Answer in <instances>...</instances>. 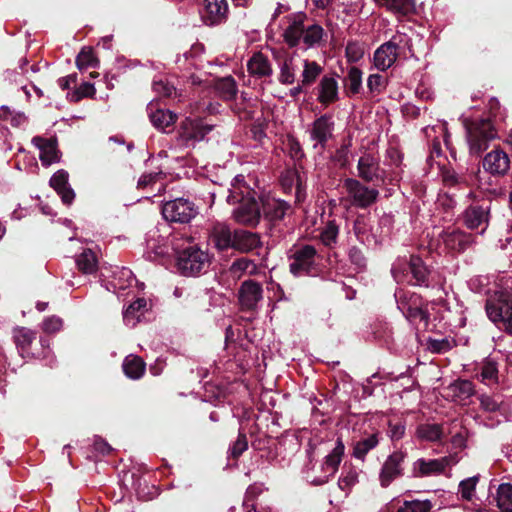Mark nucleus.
<instances>
[{
  "instance_id": "f257e3e1",
  "label": "nucleus",
  "mask_w": 512,
  "mask_h": 512,
  "mask_svg": "<svg viewBox=\"0 0 512 512\" xmlns=\"http://www.w3.org/2000/svg\"><path fill=\"white\" fill-rule=\"evenodd\" d=\"M464 126L469 153L472 156H480L498 137L497 130L489 118L465 120Z\"/></svg>"
},
{
  "instance_id": "f03ea898",
  "label": "nucleus",
  "mask_w": 512,
  "mask_h": 512,
  "mask_svg": "<svg viewBox=\"0 0 512 512\" xmlns=\"http://www.w3.org/2000/svg\"><path fill=\"white\" fill-rule=\"evenodd\" d=\"M391 272L397 283L428 286L430 271L419 256L411 255L409 259L398 258L393 263Z\"/></svg>"
},
{
  "instance_id": "7ed1b4c3",
  "label": "nucleus",
  "mask_w": 512,
  "mask_h": 512,
  "mask_svg": "<svg viewBox=\"0 0 512 512\" xmlns=\"http://www.w3.org/2000/svg\"><path fill=\"white\" fill-rule=\"evenodd\" d=\"M488 318L500 329L512 335V297L508 292L497 291L486 301Z\"/></svg>"
},
{
  "instance_id": "20e7f679",
  "label": "nucleus",
  "mask_w": 512,
  "mask_h": 512,
  "mask_svg": "<svg viewBox=\"0 0 512 512\" xmlns=\"http://www.w3.org/2000/svg\"><path fill=\"white\" fill-rule=\"evenodd\" d=\"M212 257L197 245H190L178 253L177 267L184 276H199L208 271Z\"/></svg>"
},
{
  "instance_id": "39448f33",
  "label": "nucleus",
  "mask_w": 512,
  "mask_h": 512,
  "mask_svg": "<svg viewBox=\"0 0 512 512\" xmlns=\"http://www.w3.org/2000/svg\"><path fill=\"white\" fill-rule=\"evenodd\" d=\"M398 309L402 312L405 318L411 323H420L424 327L428 324V313L424 309L422 298L409 291L398 289L394 293Z\"/></svg>"
},
{
  "instance_id": "423d86ee",
  "label": "nucleus",
  "mask_w": 512,
  "mask_h": 512,
  "mask_svg": "<svg viewBox=\"0 0 512 512\" xmlns=\"http://www.w3.org/2000/svg\"><path fill=\"white\" fill-rule=\"evenodd\" d=\"M409 38L406 34L396 33L391 39L383 43L374 52V65L378 70L385 71L396 61L399 51L408 45Z\"/></svg>"
},
{
  "instance_id": "0eeeda50",
  "label": "nucleus",
  "mask_w": 512,
  "mask_h": 512,
  "mask_svg": "<svg viewBox=\"0 0 512 512\" xmlns=\"http://www.w3.org/2000/svg\"><path fill=\"white\" fill-rule=\"evenodd\" d=\"M212 129L213 125L207 124L201 119L186 118L180 126L177 145L183 148L194 147L197 142L204 140Z\"/></svg>"
},
{
  "instance_id": "6e6552de",
  "label": "nucleus",
  "mask_w": 512,
  "mask_h": 512,
  "mask_svg": "<svg viewBox=\"0 0 512 512\" xmlns=\"http://www.w3.org/2000/svg\"><path fill=\"white\" fill-rule=\"evenodd\" d=\"M317 251L311 245L297 247L289 256L290 272L296 276L310 275L316 271Z\"/></svg>"
},
{
  "instance_id": "1a4fd4ad",
  "label": "nucleus",
  "mask_w": 512,
  "mask_h": 512,
  "mask_svg": "<svg viewBox=\"0 0 512 512\" xmlns=\"http://www.w3.org/2000/svg\"><path fill=\"white\" fill-rule=\"evenodd\" d=\"M350 203L358 208H367L376 202L379 191L368 187L354 178H346L343 182Z\"/></svg>"
},
{
  "instance_id": "9d476101",
  "label": "nucleus",
  "mask_w": 512,
  "mask_h": 512,
  "mask_svg": "<svg viewBox=\"0 0 512 512\" xmlns=\"http://www.w3.org/2000/svg\"><path fill=\"white\" fill-rule=\"evenodd\" d=\"M457 462V458L451 455L436 459L419 458L412 463L411 474L415 478L437 476Z\"/></svg>"
},
{
  "instance_id": "9b49d317",
  "label": "nucleus",
  "mask_w": 512,
  "mask_h": 512,
  "mask_svg": "<svg viewBox=\"0 0 512 512\" xmlns=\"http://www.w3.org/2000/svg\"><path fill=\"white\" fill-rule=\"evenodd\" d=\"M406 458L407 452L401 449L387 456L379 472V483L382 488L389 487L393 481L403 476Z\"/></svg>"
},
{
  "instance_id": "f8f14e48",
  "label": "nucleus",
  "mask_w": 512,
  "mask_h": 512,
  "mask_svg": "<svg viewBox=\"0 0 512 512\" xmlns=\"http://www.w3.org/2000/svg\"><path fill=\"white\" fill-rule=\"evenodd\" d=\"M162 215L170 222L188 223L197 215V209L188 199L177 198L164 203Z\"/></svg>"
},
{
  "instance_id": "ddd939ff",
  "label": "nucleus",
  "mask_w": 512,
  "mask_h": 512,
  "mask_svg": "<svg viewBox=\"0 0 512 512\" xmlns=\"http://www.w3.org/2000/svg\"><path fill=\"white\" fill-rule=\"evenodd\" d=\"M438 242L444 246L446 251L463 252L472 245L474 239L471 234L459 228L450 227L439 234Z\"/></svg>"
},
{
  "instance_id": "4468645a",
  "label": "nucleus",
  "mask_w": 512,
  "mask_h": 512,
  "mask_svg": "<svg viewBox=\"0 0 512 512\" xmlns=\"http://www.w3.org/2000/svg\"><path fill=\"white\" fill-rule=\"evenodd\" d=\"M337 77V74H326L321 77L315 88L316 100L324 107H328L340 100Z\"/></svg>"
},
{
  "instance_id": "2eb2a0df",
  "label": "nucleus",
  "mask_w": 512,
  "mask_h": 512,
  "mask_svg": "<svg viewBox=\"0 0 512 512\" xmlns=\"http://www.w3.org/2000/svg\"><path fill=\"white\" fill-rule=\"evenodd\" d=\"M237 202L239 205L233 211L234 219L240 224L256 226L261 217L258 202L250 196L238 197Z\"/></svg>"
},
{
  "instance_id": "dca6fc26",
  "label": "nucleus",
  "mask_w": 512,
  "mask_h": 512,
  "mask_svg": "<svg viewBox=\"0 0 512 512\" xmlns=\"http://www.w3.org/2000/svg\"><path fill=\"white\" fill-rule=\"evenodd\" d=\"M333 130L334 121L332 116L324 114L316 118L308 130L310 139L314 141L313 147L315 149H324L329 139L333 136Z\"/></svg>"
},
{
  "instance_id": "f3484780",
  "label": "nucleus",
  "mask_w": 512,
  "mask_h": 512,
  "mask_svg": "<svg viewBox=\"0 0 512 512\" xmlns=\"http://www.w3.org/2000/svg\"><path fill=\"white\" fill-rule=\"evenodd\" d=\"M343 452L344 445L341 443V441H338L336 447L325 457V460L321 465L323 474L312 479L311 482L315 485H322L327 483L330 477H332L338 470Z\"/></svg>"
},
{
  "instance_id": "a211bd4d",
  "label": "nucleus",
  "mask_w": 512,
  "mask_h": 512,
  "mask_svg": "<svg viewBox=\"0 0 512 512\" xmlns=\"http://www.w3.org/2000/svg\"><path fill=\"white\" fill-rule=\"evenodd\" d=\"M490 205H471L464 212V223L469 229L481 228L484 233L489 224Z\"/></svg>"
},
{
  "instance_id": "6ab92c4d",
  "label": "nucleus",
  "mask_w": 512,
  "mask_h": 512,
  "mask_svg": "<svg viewBox=\"0 0 512 512\" xmlns=\"http://www.w3.org/2000/svg\"><path fill=\"white\" fill-rule=\"evenodd\" d=\"M357 171L358 176L366 182L383 180V171L380 168L379 159L373 154L365 153L359 158Z\"/></svg>"
},
{
  "instance_id": "aec40b11",
  "label": "nucleus",
  "mask_w": 512,
  "mask_h": 512,
  "mask_svg": "<svg viewBox=\"0 0 512 512\" xmlns=\"http://www.w3.org/2000/svg\"><path fill=\"white\" fill-rule=\"evenodd\" d=\"M483 168L494 176L505 175L510 168L509 156L501 149H494L484 157Z\"/></svg>"
},
{
  "instance_id": "412c9836",
  "label": "nucleus",
  "mask_w": 512,
  "mask_h": 512,
  "mask_svg": "<svg viewBox=\"0 0 512 512\" xmlns=\"http://www.w3.org/2000/svg\"><path fill=\"white\" fill-rule=\"evenodd\" d=\"M262 287L253 280H246L239 289V301L244 309H255L262 300Z\"/></svg>"
},
{
  "instance_id": "4be33fe9",
  "label": "nucleus",
  "mask_w": 512,
  "mask_h": 512,
  "mask_svg": "<svg viewBox=\"0 0 512 512\" xmlns=\"http://www.w3.org/2000/svg\"><path fill=\"white\" fill-rule=\"evenodd\" d=\"M474 394V386L469 380H459L451 383L443 390V396L455 403L464 405Z\"/></svg>"
},
{
  "instance_id": "5701e85b",
  "label": "nucleus",
  "mask_w": 512,
  "mask_h": 512,
  "mask_svg": "<svg viewBox=\"0 0 512 512\" xmlns=\"http://www.w3.org/2000/svg\"><path fill=\"white\" fill-rule=\"evenodd\" d=\"M301 59L296 53L285 54L279 61L278 81L283 85H291L295 82L297 71L300 68Z\"/></svg>"
},
{
  "instance_id": "b1692460",
  "label": "nucleus",
  "mask_w": 512,
  "mask_h": 512,
  "mask_svg": "<svg viewBox=\"0 0 512 512\" xmlns=\"http://www.w3.org/2000/svg\"><path fill=\"white\" fill-rule=\"evenodd\" d=\"M228 4L226 0H204L202 18L207 25L221 23L227 15Z\"/></svg>"
},
{
  "instance_id": "393cba45",
  "label": "nucleus",
  "mask_w": 512,
  "mask_h": 512,
  "mask_svg": "<svg viewBox=\"0 0 512 512\" xmlns=\"http://www.w3.org/2000/svg\"><path fill=\"white\" fill-rule=\"evenodd\" d=\"M32 144L40 150L39 158L42 165L49 166L59 161L60 156L55 139L36 136L33 137Z\"/></svg>"
},
{
  "instance_id": "a878e982",
  "label": "nucleus",
  "mask_w": 512,
  "mask_h": 512,
  "mask_svg": "<svg viewBox=\"0 0 512 512\" xmlns=\"http://www.w3.org/2000/svg\"><path fill=\"white\" fill-rule=\"evenodd\" d=\"M262 209L264 216L271 222L281 221L292 212L288 202L276 198H267L263 201Z\"/></svg>"
},
{
  "instance_id": "bb28decb",
  "label": "nucleus",
  "mask_w": 512,
  "mask_h": 512,
  "mask_svg": "<svg viewBox=\"0 0 512 512\" xmlns=\"http://www.w3.org/2000/svg\"><path fill=\"white\" fill-rule=\"evenodd\" d=\"M210 240L219 251L233 247L234 232L225 223L217 222L210 230Z\"/></svg>"
},
{
  "instance_id": "cd10ccee",
  "label": "nucleus",
  "mask_w": 512,
  "mask_h": 512,
  "mask_svg": "<svg viewBox=\"0 0 512 512\" xmlns=\"http://www.w3.org/2000/svg\"><path fill=\"white\" fill-rule=\"evenodd\" d=\"M147 112L153 126L161 131L172 126L176 120L177 115L170 110L158 108L156 103H149Z\"/></svg>"
},
{
  "instance_id": "c85d7f7f",
  "label": "nucleus",
  "mask_w": 512,
  "mask_h": 512,
  "mask_svg": "<svg viewBox=\"0 0 512 512\" xmlns=\"http://www.w3.org/2000/svg\"><path fill=\"white\" fill-rule=\"evenodd\" d=\"M68 178L69 175L65 170H59L51 177L50 185L61 197L62 202L70 205L75 198V192L69 185Z\"/></svg>"
},
{
  "instance_id": "c756f323",
  "label": "nucleus",
  "mask_w": 512,
  "mask_h": 512,
  "mask_svg": "<svg viewBox=\"0 0 512 512\" xmlns=\"http://www.w3.org/2000/svg\"><path fill=\"white\" fill-rule=\"evenodd\" d=\"M262 246L260 236L257 233L239 229L234 231L233 249L242 253H248Z\"/></svg>"
},
{
  "instance_id": "7c9ffc66",
  "label": "nucleus",
  "mask_w": 512,
  "mask_h": 512,
  "mask_svg": "<svg viewBox=\"0 0 512 512\" xmlns=\"http://www.w3.org/2000/svg\"><path fill=\"white\" fill-rule=\"evenodd\" d=\"M353 231L357 240L368 248L376 247L378 238L373 233L372 227L367 218L358 216L354 221Z\"/></svg>"
},
{
  "instance_id": "2f4dec72",
  "label": "nucleus",
  "mask_w": 512,
  "mask_h": 512,
  "mask_svg": "<svg viewBox=\"0 0 512 512\" xmlns=\"http://www.w3.org/2000/svg\"><path fill=\"white\" fill-rule=\"evenodd\" d=\"M381 439L382 437L379 431L365 434L358 441L354 442L352 452L353 457L363 461L367 454L378 446Z\"/></svg>"
},
{
  "instance_id": "473e14b6",
  "label": "nucleus",
  "mask_w": 512,
  "mask_h": 512,
  "mask_svg": "<svg viewBox=\"0 0 512 512\" xmlns=\"http://www.w3.org/2000/svg\"><path fill=\"white\" fill-rule=\"evenodd\" d=\"M448 432L444 425L423 423L417 426L416 437L421 441L441 442Z\"/></svg>"
},
{
  "instance_id": "72a5a7b5",
  "label": "nucleus",
  "mask_w": 512,
  "mask_h": 512,
  "mask_svg": "<svg viewBox=\"0 0 512 512\" xmlns=\"http://www.w3.org/2000/svg\"><path fill=\"white\" fill-rule=\"evenodd\" d=\"M248 72L257 78L270 77L272 66L267 56L261 52L254 53L247 62Z\"/></svg>"
},
{
  "instance_id": "f704fd0d",
  "label": "nucleus",
  "mask_w": 512,
  "mask_h": 512,
  "mask_svg": "<svg viewBox=\"0 0 512 512\" xmlns=\"http://www.w3.org/2000/svg\"><path fill=\"white\" fill-rule=\"evenodd\" d=\"M147 311L145 298H138L123 311V321L126 326L134 327Z\"/></svg>"
},
{
  "instance_id": "c9c22d12",
  "label": "nucleus",
  "mask_w": 512,
  "mask_h": 512,
  "mask_svg": "<svg viewBox=\"0 0 512 512\" xmlns=\"http://www.w3.org/2000/svg\"><path fill=\"white\" fill-rule=\"evenodd\" d=\"M305 32V25L303 21V16H296L289 26L284 31V40L290 46H297L300 41L303 39V34Z\"/></svg>"
},
{
  "instance_id": "e433bc0d",
  "label": "nucleus",
  "mask_w": 512,
  "mask_h": 512,
  "mask_svg": "<svg viewBox=\"0 0 512 512\" xmlns=\"http://www.w3.org/2000/svg\"><path fill=\"white\" fill-rule=\"evenodd\" d=\"M125 375L131 379H139L145 372L144 361L136 355H128L122 364Z\"/></svg>"
},
{
  "instance_id": "4c0bfd02",
  "label": "nucleus",
  "mask_w": 512,
  "mask_h": 512,
  "mask_svg": "<svg viewBox=\"0 0 512 512\" xmlns=\"http://www.w3.org/2000/svg\"><path fill=\"white\" fill-rule=\"evenodd\" d=\"M303 67L301 73V83L302 85L311 86L317 80V78L322 74L323 67L317 63L316 61H311L308 59H301L300 63Z\"/></svg>"
},
{
  "instance_id": "58836bf2",
  "label": "nucleus",
  "mask_w": 512,
  "mask_h": 512,
  "mask_svg": "<svg viewBox=\"0 0 512 512\" xmlns=\"http://www.w3.org/2000/svg\"><path fill=\"white\" fill-rule=\"evenodd\" d=\"M378 5L384 6L388 11L408 15L415 10L414 0H374Z\"/></svg>"
},
{
  "instance_id": "ea45409f",
  "label": "nucleus",
  "mask_w": 512,
  "mask_h": 512,
  "mask_svg": "<svg viewBox=\"0 0 512 512\" xmlns=\"http://www.w3.org/2000/svg\"><path fill=\"white\" fill-rule=\"evenodd\" d=\"M343 84L348 96L358 94L362 89V71L355 66L349 68Z\"/></svg>"
},
{
  "instance_id": "a19ab883",
  "label": "nucleus",
  "mask_w": 512,
  "mask_h": 512,
  "mask_svg": "<svg viewBox=\"0 0 512 512\" xmlns=\"http://www.w3.org/2000/svg\"><path fill=\"white\" fill-rule=\"evenodd\" d=\"M77 266L84 274H93L98 267V260L91 249L84 250L76 260Z\"/></svg>"
},
{
  "instance_id": "79ce46f5",
  "label": "nucleus",
  "mask_w": 512,
  "mask_h": 512,
  "mask_svg": "<svg viewBox=\"0 0 512 512\" xmlns=\"http://www.w3.org/2000/svg\"><path fill=\"white\" fill-rule=\"evenodd\" d=\"M230 272L234 277L240 278L244 274L253 275L257 272V265L253 260L245 257L236 259L230 266Z\"/></svg>"
},
{
  "instance_id": "37998d69",
  "label": "nucleus",
  "mask_w": 512,
  "mask_h": 512,
  "mask_svg": "<svg viewBox=\"0 0 512 512\" xmlns=\"http://www.w3.org/2000/svg\"><path fill=\"white\" fill-rule=\"evenodd\" d=\"M215 90L223 99L232 100L237 94V85L235 80L228 76L216 80Z\"/></svg>"
},
{
  "instance_id": "c03bdc74",
  "label": "nucleus",
  "mask_w": 512,
  "mask_h": 512,
  "mask_svg": "<svg viewBox=\"0 0 512 512\" xmlns=\"http://www.w3.org/2000/svg\"><path fill=\"white\" fill-rule=\"evenodd\" d=\"M496 502L503 512H512V484L503 483L497 489Z\"/></svg>"
},
{
  "instance_id": "a18cd8bd",
  "label": "nucleus",
  "mask_w": 512,
  "mask_h": 512,
  "mask_svg": "<svg viewBox=\"0 0 512 512\" xmlns=\"http://www.w3.org/2000/svg\"><path fill=\"white\" fill-rule=\"evenodd\" d=\"M433 504L430 500H404L399 504L396 512H431Z\"/></svg>"
},
{
  "instance_id": "49530a36",
  "label": "nucleus",
  "mask_w": 512,
  "mask_h": 512,
  "mask_svg": "<svg viewBox=\"0 0 512 512\" xmlns=\"http://www.w3.org/2000/svg\"><path fill=\"white\" fill-rule=\"evenodd\" d=\"M227 201L229 203H236L238 197L250 196V190L245 186L244 176L236 175L231 183V188L228 190Z\"/></svg>"
},
{
  "instance_id": "de8ad7c7",
  "label": "nucleus",
  "mask_w": 512,
  "mask_h": 512,
  "mask_svg": "<svg viewBox=\"0 0 512 512\" xmlns=\"http://www.w3.org/2000/svg\"><path fill=\"white\" fill-rule=\"evenodd\" d=\"M35 336L36 334L34 331L25 327L16 328L13 335L15 344L21 353L28 352V349L35 339Z\"/></svg>"
},
{
  "instance_id": "09e8293b",
  "label": "nucleus",
  "mask_w": 512,
  "mask_h": 512,
  "mask_svg": "<svg viewBox=\"0 0 512 512\" xmlns=\"http://www.w3.org/2000/svg\"><path fill=\"white\" fill-rule=\"evenodd\" d=\"M324 36V29L318 24L305 26L302 42L307 48H312L320 45Z\"/></svg>"
},
{
  "instance_id": "8fccbe9b",
  "label": "nucleus",
  "mask_w": 512,
  "mask_h": 512,
  "mask_svg": "<svg viewBox=\"0 0 512 512\" xmlns=\"http://www.w3.org/2000/svg\"><path fill=\"white\" fill-rule=\"evenodd\" d=\"M99 61L90 48H83L76 58V66L80 71L98 67Z\"/></svg>"
},
{
  "instance_id": "3c124183",
  "label": "nucleus",
  "mask_w": 512,
  "mask_h": 512,
  "mask_svg": "<svg viewBox=\"0 0 512 512\" xmlns=\"http://www.w3.org/2000/svg\"><path fill=\"white\" fill-rule=\"evenodd\" d=\"M479 481V475H475L462 480L458 486V493L461 498L467 501H471L475 495L477 483Z\"/></svg>"
},
{
  "instance_id": "603ef678",
  "label": "nucleus",
  "mask_w": 512,
  "mask_h": 512,
  "mask_svg": "<svg viewBox=\"0 0 512 512\" xmlns=\"http://www.w3.org/2000/svg\"><path fill=\"white\" fill-rule=\"evenodd\" d=\"M339 227L334 221H329L320 233L321 242L328 247L333 246L337 242Z\"/></svg>"
},
{
  "instance_id": "864d4df0",
  "label": "nucleus",
  "mask_w": 512,
  "mask_h": 512,
  "mask_svg": "<svg viewBox=\"0 0 512 512\" xmlns=\"http://www.w3.org/2000/svg\"><path fill=\"white\" fill-rule=\"evenodd\" d=\"M135 281L133 272L128 268L122 267L115 272L113 285L119 290H124L127 287H130Z\"/></svg>"
},
{
  "instance_id": "5fc2aeb1",
  "label": "nucleus",
  "mask_w": 512,
  "mask_h": 512,
  "mask_svg": "<svg viewBox=\"0 0 512 512\" xmlns=\"http://www.w3.org/2000/svg\"><path fill=\"white\" fill-rule=\"evenodd\" d=\"M153 90L157 94L164 97H171L175 92V87L173 84L169 83L165 79H155L153 81Z\"/></svg>"
},
{
  "instance_id": "6e6d98bb",
  "label": "nucleus",
  "mask_w": 512,
  "mask_h": 512,
  "mask_svg": "<svg viewBox=\"0 0 512 512\" xmlns=\"http://www.w3.org/2000/svg\"><path fill=\"white\" fill-rule=\"evenodd\" d=\"M386 86V79L380 74H371L367 79V87L373 94L381 93Z\"/></svg>"
},
{
  "instance_id": "4d7b16f0",
  "label": "nucleus",
  "mask_w": 512,
  "mask_h": 512,
  "mask_svg": "<svg viewBox=\"0 0 512 512\" xmlns=\"http://www.w3.org/2000/svg\"><path fill=\"white\" fill-rule=\"evenodd\" d=\"M358 482V473L355 470L347 471L338 481L341 490L348 492Z\"/></svg>"
},
{
  "instance_id": "13d9d810",
  "label": "nucleus",
  "mask_w": 512,
  "mask_h": 512,
  "mask_svg": "<svg viewBox=\"0 0 512 512\" xmlns=\"http://www.w3.org/2000/svg\"><path fill=\"white\" fill-rule=\"evenodd\" d=\"M248 448V442L246 435L243 433H239L237 440L233 443L232 447L229 449L230 455L233 458L239 457L244 451Z\"/></svg>"
},
{
  "instance_id": "bf43d9fd",
  "label": "nucleus",
  "mask_w": 512,
  "mask_h": 512,
  "mask_svg": "<svg viewBox=\"0 0 512 512\" xmlns=\"http://www.w3.org/2000/svg\"><path fill=\"white\" fill-rule=\"evenodd\" d=\"M163 178L162 172H151L143 174L138 180V188H147L155 185L159 180Z\"/></svg>"
},
{
  "instance_id": "052dcab7",
  "label": "nucleus",
  "mask_w": 512,
  "mask_h": 512,
  "mask_svg": "<svg viewBox=\"0 0 512 512\" xmlns=\"http://www.w3.org/2000/svg\"><path fill=\"white\" fill-rule=\"evenodd\" d=\"M480 405L483 410L487 412H495L500 407V401L499 399L495 398L494 396L490 395H481L479 396Z\"/></svg>"
},
{
  "instance_id": "680f3d73",
  "label": "nucleus",
  "mask_w": 512,
  "mask_h": 512,
  "mask_svg": "<svg viewBox=\"0 0 512 512\" xmlns=\"http://www.w3.org/2000/svg\"><path fill=\"white\" fill-rule=\"evenodd\" d=\"M498 369L494 362H487L481 372L482 381L496 382Z\"/></svg>"
},
{
  "instance_id": "e2e57ef3",
  "label": "nucleus",
  "mask_w": 512,
  "mask_h": 512,
  "mask_svg": "<svg viewBox=\"0 0 512 512\" xmlns=\"http://www.w3.org/2000/svg\"><path fill=\"white\" fill-rule=\"evenodd\" d=\"M406 426L402 422L392 423L389 422L388 435L392 441H398L405 435Z\"/></svg>"
},
{
  "instance_id": "0e129e2a",
  "label": "nucleus",
  "mask_w": 512,
  "mask_h": 512,
  "mask_svg": "<svg viewBox=\"0 0 512 512\" xmlns=\"http://www.w3.org/2000/svg\"><path fill=\"white\" fill-rule=\"evenodd\" d=\"M349 259L358 269H362L366 266V258L362 251L357 247H352L349 250Z\"/></svg>"
},
{
  "instance_id": "69168bd1",
  "label": "nucleus",
  "mask_w": 512,
  "mask_h": 512,
  "mask_svg": "<svg viewBox=\"0 0 512 512\" xmlns=\"http://www.w3.org/2000/svg\"><path fill=\"white\" fill-rule=\"evenodd\" d=\"M62 328V320L59 317L51 316L46 318L42 323L43 331L47 333H54Z\"/></svg>"
},
{
  "instance_id": "338daca9",
  "label": "nucleus",
  "mask_w": 512,
  "mask_h": 512,
  "mask_svg": "<svg viewBox=\"0 0 512 512\" xmlns=\"http://www.w3.org/2000/svg\"><path fill=\"white\" fill-rule=\"evenodd\" d=\"M451 443L454 448L462 449L466 445V432L461 429L457 431L451 438Z\"/></svg>"
},
{
  "instance_id": "774afa93",
  "label": "nucleus",
  "mask_w": 512,
  "mask_h": 512,
  "mask_svg": "<svg viewBox=\"0 0 512 512\" xmlns=\"http://www.w3.org/2000/svg\"><path fill=\"white\" fill-rule=\"evenodd\" d=\"M95 92L96 90L94 85L89 82L82 83L77 90L79 97H92Z\"/></svg>"
}]
</instances>
